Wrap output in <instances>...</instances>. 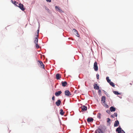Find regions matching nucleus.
<instances>
[{"instance_id": "nucleus-8", "label": "nucleus", "mask_w": 133, "mask_h": 133, "mask_svg": "<svg viewBox=\"0 0 133 133\" xmlns=\"http://www.w3.org/2000/svg\"><path fill=\"white\" fill-rule=\"evenodd\" d=\"M38 62L40 64V67H41V68H43L44 69V65L43 64V62H42L41 61H38Z\"/></svg>"}, {"instance_id": "nucleus-28", "label": "nucleus", "mask_w": 133, "mask_h": 133, "mask_svg": "<svg viewBox=\"0 0 133 133\" xmlns=\"http://www.w3.org/2000/svg\"><path fill=\"white\" fill-rule=\"evenodd\" d=\"M99 75L98 74H97L96 75V77H97V78L98 79H99Z\"/></svg>"}, {"instance_id": "nucleus-1", "label": "nucleus", "mask_w": 133, "mask_h": 133, "mask_svg": "<svg viewBox=\"0 0 133 133\" xmlns=\"http://www.w3.org/2000/svg\"><path fill=\"white\" fill-rule=\"evenodd\" d=\"M97 65V62H95L94 64V70L95 71H97L98 69V67Z\"/></svg>"}, {"instance_id": "nucleus-9", "label": "nucleus", "mask_w": 133, "mask_h": 133, "mask_svg": "<svg viewBox=\"0 0 133 133\" xmlns=\"http://www.w3.org/2000/svg\"><path fill=\"white\" fill-rule=\"evenodd\" d=\"M94 88L96 90H98L99 88V87L97 84L96 83H95L94 85Z\"/></svg>"}, {"instance_id": "nucleus-33", "label": "nucleus", "mask_w": 133, "mask_h": 133, "mask_svg": "<svg viewBox=\"0 0 133 133\" xmlns=\"http://www.w3.org/2000/svg\"><path fill=\"white\" fill-rule=\"evenodd\" d=\"M52 100H55V97L54 96L52 97Z\"/></svg>"}, {"instance_id": "nucleus-20", "label": "nucleus", "mask_w": 133, "mask_h": 133, "mask_svg": "<svg viewBox=\"0 0 133 133\" xmlns=\"http://www.w3.org/2000/svg\"><path fill=\"white\" fill-rule=\"evenodd\" d=\"M60 111V114L62 115H63L64 112H63V110L62 109H61Z\"/></svg>"}, {"instance_id": "nucleus-30", "label": "nucleus", "mask_w": 133, "mask_h": 133, "mask_svg": "<svg viewBox=\"0 0 133 133\" xmlns=\"http://www.w3.org/2000/svg\"><path fill=\"white\" fill-rule=\"evenodd\" d=\"M113 115H114V116H115L116 117L117 116V114L116 113H114Z\"/></svg>"}, {"instance_id": "nucleus-3", "label": "nucleus", "mask_w": 133, "mask_h": 133, "mask_svg": "<svg viewBox=\"0 0 133 133\" xmlns=\"http://www.w3.org/2000/svg\"><path fill=\"white\" fill-rule=\"evenodd\" d=\"M39 30L38 29L37 30V37H36L35 38V39L34 41V43L35 44L38 43V34L39 32Z\"/></svg>"}, {"instance_id": "nucleus-17", "label": "nucleus", "mask_w": 133, "mask_h": 133, "mask_svg": "<svg viewBox=\"0 0 133 133\" xmlns=\"http://www.w3.org/2000/svg\"><path fill=\"white\" fill-rule=\"evenodd\" d=\"M61 83L62 85V86L63 87L65 86L67 84V83L66 82V81H62V82Z\"/></svg>"}, {"instance_id": "nucleus-10", "label": "nucleus", "mask_w": 133, "mask_h": 133, "mask_svg": "<svg viewBox=\"0 0 133 133\" xmlns=\"http://www.w3.org/2000/svg\"><path fill=\"white\" fill-rule=\"evenodd\" d=\"M122 131V129L120 127H119L117 128L116 130V132H117L118 133H120Z\"/></svg>"}, {"instance_id": "nucleus-4", "label": "nucleus", "mask_w": 133, "mask_h": 133, "mask_svg": "<svg viewBox=\"0 0 133 133\" xmlns=\"http://www.w3.org/2000/svg\"><path fill=\"white\" fill-rule=\"evenodd\" d=\"M55 8L56 10L61 13L63 12V11H62L61 8L57 6H56Z\"/></svg>"}, {"instance_id": "nucleus-18", "label": "nucleus", "mask_w": 133, "mask_h": 133, "mask_svg": "<svg viewBox=\"0 0 133 133\" xmlns=\"http://www.w3.org/2000/svg\"><path fill=\"white\" fill-rule=\"evenodd\" d=\"M116 110V109L113 107H111L110 108V110L111 112L115 111Z\"/></svg>"}, {"instance_id": "nucleus-23", "label": "nucleus", "mask_w": 133, "mask_h": 133, "mask_svg": "<svg viewBox=\"0 0 133 133\" xmlns=\"http://www.w3.org/2000/svg\"><path fill=\"white\" fill-rule=\"evenodd\" d=\"M106 80H107V82L109 83L111 81L110 79H109V78L108 77H106Z\"/></svg>"}, {"instance_id": "nucleus-16", "label": "nucleus", "mask_w": 133, "mask_h": 133, "mask_svg": "<svg viewBox=\"0 0 133 133\" xmlns=\"http://www.w3.org/2000/svg\"><path fill=\"white\" fill-rule=\"evenodd\" d=\"M61 103V102L60 100L59 99V100H58L56 102V104L57 106H59L60 105Z\"/></svg>"}, {"instance_id": "nucleus-14", "label": "nucleus", "mask_w": 133, "mask_h": 133, "mask_svg": "<svg viewBox=\"0 0 133 133\" xmlns=\"http://www.w3.org/2000/svg\"><path fill=\"white\" fill-rule=\"evenodd\" d=\"M56 79L57 80L59 79V78H61V75L59 74H57L56 75Z\"/></svg>"}, {"instance_id": "nucleus-25", "label": "nucleus", "mask_w": 133, "mask_h": 133, "mask_svg": "<svg viewBox=\"0 0 133 133\" xmlns=\"http://www.w3.org/2000/svg\"><path fill=\"white\" fill-rule=\"evenodd\" d=\"M113 92L114 93L116 94V95H119V94H119L118 92L117 91H114Z\"/></svg>"}, {"instance_id": "nucleus-37", "label": "nucleus", "mask_w": 133, "mask_h": 133, "mask_svg": "<svg viewBox=\"0 0 133 133\" xmlns=\"http://www.w3.org/2000/svg\"><path fill=\"white\" fill-rule=\"evenodd\" d=\"M108 112V111H107V112Z\"/></svg>"}, {"instance_id": "nucleus-27", "label": "nucleus", "mask_w": 133, "mask_h": 133, "mask_svg": "<svg viewBox=\"0 0 133 133\" xmlns=\"http://www.w3.org/2000/svg\"><path fill=\"white\" fill-rule=\"evenodd\" d=\"M107 122L108 123H109L110 122V121H111L110 119L109 118H107Z\"/></svg>"}, {"instance_id": "nucleus-11", "label": "nucleus", "mask_w": 133, "mask_h": 133, "mask_svg": "<svg viewBox=\"0 0 133 133\" xmlns=\"http://www.w3.org/2000/svg\"><path fill=\"white\" fill-rule=\"evenodd\" d=\"M105 97L104 96L102 97L101 99V101L103 103H105Z\"/></svg>"}, {"instance_id": "nucleus-13", "label": "nucleus", "mask_w": 133, "mask_h": 133, "mask_svg": "<svg viewBox=\"0 0 133 133\" xmlns=\"http://www.w3.org/2000/svg\"><path fill=\"white\" fill-rule=\"evenodd\" d=\"M62 92L61 91H59L55 93V95L57 96H59L61 94Z\"/></svg>"}, {"instance_id": "nucleus-19", "label": "nucleus", "mask_w": 133, "mask_h": 133, "mask_svg": "<svg viewBox=\"0 0 133 133\" xmlns=\"http://www.w3.org/2000/svg\"><path fill=\"white\" fill-rule=\"evenodd\" d=\"M96 133H102L101 129H98L96 130Z\"/></svg>"}, {"instance_id": "nucleus-21", "label": "nucleus", "mask_w": 133, "mask_h": 133, "mask_svg": "<svg viewBox=\"0 0 133 133\" xmlns=\"http://www.w3.org/2000/svg\"><path fill=\"white\" fill-rule=\"evenodd\" d=\"M110 84V85L112 86L113 87H115V85L114 83L110 81V82L109 83Z\"/></svg>"}, {"instance_id": "nucleus-7", "label": "nucleus", "mask_w": 133, "mask_h": 133, "mask_svg": "<svg viewBox=\"0 0 133 133\" xmlns=\"http://www.w3.org/2000/svg\"><path fill=\"white\" fill-rule=\"evenodd\" d=\"M81 108L82 109L81 111H82L87 110V107L86 106L84 105L82 106Z\"/></svg>"}, {"instance_id": "nucleus-29", "label": "nucleus", "mask_w": 133, "mask_h": 133, "mask_svg": "<svg viewBox=\"0 0 133 133\" xmlns=\"http://www.w3.org/2000/svg\"><path fill=\"white\" fill-rule=\"evenodd\" d=\"M98 93L99 94V95H101V91L100 90H99L98 91Z\"/></svg>"}, {"instance_id": "nucleus-32", "label": "nucleus", "mask_w": 133, "mask_h": 133, "mask_svg": "<svg viewBox=\"0 0 133 133\" xmlns=\"http://www.w3.org/2000/svg\"><path fill=\"white\" fill-rule=\"evenodd\" d=\"M46 1L48 2H50L51 1V0H46Z\"/></svg>"}, {"instance_id": "nucleus-22", "label": "nucleus", "mask_w": 133, "mask_h": 133, "mask_svg": "<svg viewBox=\"0 0 133 133\" xmlns=\"http://www.w3.org/2000/svg\"><path fill=\"white\" fill-rule=\"evenodd\" d=\"M101 114L100 113H98L97 114V117L99 119H100L101 118Z\"/></svg>"}, {"instance_id": "nucleus-34", "label": "nucleus", "mask_w": 133, "mask_h": 133, "mask_svg": "<svg viewBox=\"0 0 133 133\" xmlns=\"http://www.w3.org/2000/svg\"><path fill=\"white\" fill-rule=\"evenodd\" d=\"M12 2L13 3V4H15L16 2L15 1H14V2L12 1Z\"/></svg>"}, {"instance_id": "nucleus-38", "label": "nucleus", "mask_w": 133, "mask_h": 133, "mask_svg": "<svg viewBox=\"0 0 133 133\" xmlns=\"http://www.w3.org/2000/svg\"><path fill=\"white\" fill-rule=\"evenodd\" d=\"M108 112V111H107V112Z\"/></svg>"}, {"instance_id": "nucleus-6", "label": "nucleus", "mask_w": 133, "mask_h": 133, "mask_svg": "<svg viewBox=\"0 0 133 133\" xmlns=\"http://www.w3.org/2000/svg\"><path fill=\"white\" fill-rule=\"evenodd\" d=\"M18 7L22 10L24 11L25 10V8H23V4L20 3L19 4Z\"/></svg>"}, {"instance_id": "nucleus-2", "label": "nucleus", "mask_w": 133, "mask_h": 133, "mask_svg": "<svg viewBox=\"0 0 133 133\" xmlns=\"http://www.w3.org/2000/svg\"><path fill=\"white\" fill-rule=\"evenodd\" d=\"M65 95L67 96H71L72 95L69 91L68 90H66L64 92Z\"/></svg>"}, {"instance_id": "nucleus-5", "label": "nucleus", "mask_w": 133, "mask_h": 133, "mask_svg": "<svg viewBox=\"0 0 133 133\" xmlns=\"http://www.w3.org/2000/svg\"><path fill=\"white\" fill-rule=\"evenodd\" d=\"M72 31L74 33V34L75 35L77 36L78 37L79 36V35L78 33L77 30L75 29H74L72 30Z\"/></svg>"}, {"instance_id": "nucleus-36", "label": "nucleus", "mask_w": 133, "mask_h": 133, "mask_svg": "<svg viewBox=\"0 0 133 133\" xmlns=\"http://www.w3.org/2000/svg\"><path fill=\"white\" fill-rule=\"evenodd\" d=\"M130 85H132V83H130Z\"/></svg>"}, {"instance_id": "nucleus-26", "label": "nucleus", "mask_w": 133, "mask_h": 133, "mask_svg": "<svg viewBox=\"0 0 133 133\" xmlns=\"http://www.w3.org/2000/svg\"><path fill=\"white\" fill-rule=\"evenodd\" d=\"M36 44V48L37 49H38L39 48V45L38 44V43L35 44Z\"/></svg>"}, {"instance_id": "nucleus-31", "label": "nucleus", "mask_w": 133, "mask_h": 133, "mask_svg": "<svg viewBox=\"0 0 133 133\" xmlns=\"http://www.w3.org/2000/svg\"><path fill=\"white\" fill-rule=\"evenodd\" d=\"M111 117L112 118H114V115H111Z\"/></svg>"}, {"instance_id": "nucleus-12", "label": "nucleus", "mask_w": 133, "mask_h": 133, "mask_svg": "<svg viewBox=\"0 0 133 133\" xmlns=\"http://www.w3.org/2000/svg\"><path fill=\"white\" fill-rule=\"evenodd\" d=\"M119 124V122L118 120L116 121L114 123V127H116L118 126Z\"/></svg>"}, {"instance_id": "nucleus-24", "label": "nucleus", "mask_w": 133, "mask_h": 133, "mask_svg": "<svg viewBox=\"0 0 133 133\" xmlns=\"http://www.w3.org/2000/svg\"><path fill=\"white\" fill-rule=\"evenodd\" d=\"M103 104L104 107L106 108H108V105L106 104L105 102V103H103Z\"/></svg>"}, {"instance_id": "nucleus-35", "label": "nucleus", "mask_w": 133, "mask_h": 133, "mask_svg": "<svg viewBox=\"0 0 133 133\" xmlns=\"http://www.w3.org/2000/svg\"><path fill=\"white\" fill-rule=\"evenodd\" d=\"M122 131L123 132L121 133H125V132L123 130H122Z\"/></svg>"}, {"instance_id": "nucleus-15", "label": "nucleus", "mask_w": 133, "mask_h": 133, "mask_svg": "<svg viewBox=\"0 0 133 133\" xmlns=\"http://www.w3.org/2000/svg\"><path fill=\"white\" fill-rule=\"evenodd\" d=\"M94 119L92 118H89L87 119V121L88 122H92Z\"/></svg>"}]
</instances>
